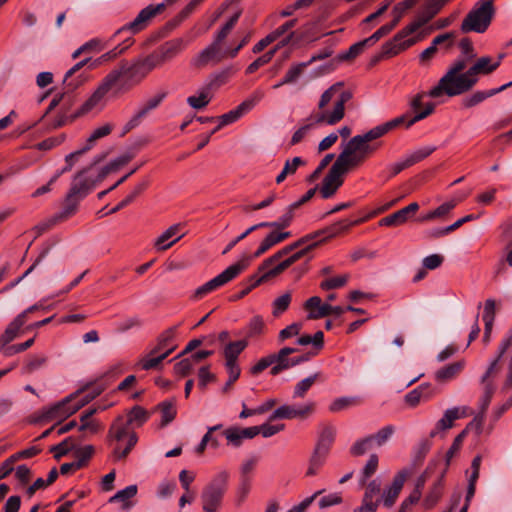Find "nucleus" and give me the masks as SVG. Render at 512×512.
Wrapping results in <instances>:
<instances>
[{
  "label": "nucleus",
  "mask_w": 512,
  "mask_h": 512,
  "mask_svg": "<svg viewBox=\"0 0 512 512\" xmlns=\"http://www.w3.org/2000/svg\"><path fill=\"white\" fill-rule=\"evenodd\" d=\"M351 98V93L343 90L342 83H335L321 95L318 103L319 111L309 117L310 123L300 127L291 138V145L301 142L315 125H335L345 115V104Z\"/></svg>",
  "instance_id": "nucleus-1"
},
{
  "label": "nucleus",
  "mask_w": 512,
  "mask_h": 512,
  "mask_svg": "<svg viewBox=\"0 0 512 512\" xmlns=\"http://www.w3.org/2000/svg\"><path fill=\"white\" fill-rule=\"evenodd\" d=\"M465 59L456 60L448 68L447 72L440 78L438 84L428 92L431 98H439L443 95L454 97L469 91L475 81L468 76Z\"/></svg>",
  "instance_id": "nucleus-2"
},
{
  "label": "nucleus",
  "mask_w": 512,
  "mask_h": 512,
  "mask_svg": "<svg viewBox=\"0 0 512 512\" xmlns=\"http://www.w3.org/2000/svg\"><path fill=\"white\" fill-rule=\"evenodd\" d=\"M369 218L370 216H365L353 221L347 219L340 220L322 230L306 235L297 240L296 242H294L293 244L284 247L283 249L279 250L274 255L269 257V259L263 265L262 269L265 268L267 265L271 264L272 262L282 259L284 256L288 255L291 251L298 247H301L303 245H306L305 247H308L309 245L316 244L309 250L311 251L313 248L318 246L319 243L337 237L349 231L351 227L366 222Z\"/></svg>",
  "instance_id": "nucleus-3"
},
{
  "label": "nucleus",
  "mask_w": 512,
  "mask_h": 512,
  "mask_svg": "<svg viewBox=\"0 0 512 512\" xmlns=\"http://www.w3.org/2000/svg\"><path fill=\"white\" fill-rule=\"evenodd\" d=\"M107 443L112 448L114 461L126 459L138 442V436L132 428L125 426L121 419L112 422L107 433Z\"/></svg>",
  "instance_id": "nucleus-4"
},
{
  "label": "nucleus",
  "mask_w": 512,
  "mask_h": 512,
  "mask_svg": "<svg viewBox=\"0 0 512 512\" xmlns=\"http://www.w3.org/2000/svg\"><path fill=\"white\" fill-rule=\"evenodd\" d=\"M316 244L309 245L308 247H304L301 250L295 252L288 258H286L283 261H280L281 259L272 262L271 264L267 265L265 268L262 269L265 262L269 259L263 261V263L259 266L258 272L251 275L247 282L248 287L253 290L257 286H259L264 281L268 280L271 277L277 276L280 273H282L284 270H286L288 267L293 265L295 262H297L299 259H301L303 256H305L309 250L315 246Z\"/></svg>",
  "instance_id": "nucleus-5"
},
{
  "label": "nucleus",
  "mask_w": 512,
  "mask_h": 512,
  "mask_svg": "<svg viewBox=\"0 0 512 512\" xmlns=\"http://www.w3.org/2000/svg\"><path fill=\"white\" fill-rule=\"evenodd\" d=\"M147 75L139 60L133 63H122L118 68L113 69L107 74V76H114L113 85L115 93L129 90L140 83Z\"/></svg>",
  "instance_id": "nucleus-6"
},
{
  "label": "nucleus",
  "mask_w": 512,
  "mask_h": 512,
  "mask_svg": "<svg viewBox=\"0 0 512 512\" xmlns=\"http://www.w3.org/2000/svg\"><path fill=\"white\" fill-rule=\"evenodd\" d=\"M493 0H479L461 24L462 32H485L494 15Z\"/></svg>",
  "instance_id": "nucleus-7"
},
{
  "label": "nucleus",
  "mask_w": 512,
  "mask_h": 512,
  "mask_svg": "<svg viewBox=\"0 0 512 512\" xmlns=\"http://www.w3.org/2000/svg\"><path fill=\"white\" fill-rule=\"evenodd\" d=\"M250 264V258L249 257H242L234 264L227 267L223 272L218 274L216 277L212 278L205 284L198 287L193 295L192 299L199 300L202 299L207 294L215 291L216 289L224 286L225 284L229 283L230 281L234 280L236 277H238L243 271H245Z\"/></svg>",
  "instance_id": "nucleus-8"
},
{
  "label": "nucleus",
  "mask_w": 512,
  "mask_h": 512,
  "mask_svg": "<svg viewBox=\"0 0 512 512\" xmlns=\"http://www.w3.org/2000/svg\"><path fill=\"white\" fill-rule=\"evenodd\" d=\"M511 339L512 338H509V339L501 342V344L498 348V353H497L496 358L490 363L487 371L481 378V383L483 385V395L480 398V402H479L480 413L475 418V421H478L479 425H481L483 422L484 414L487 411V409L490 405V402L492 400V397L494 395V392H495V386H494L493 382L490 380V377L499 371L498 362L500 361V359L503 357V355L509 348Z\"/></svg>",
  "instance_id": "nucleus-9"
},
{
  "label": "nucleus",
  "mask_w": 512,
  "mask_h": 512,
  "mask_svg": "<svg viewBox=\"0 0 512 512\" xmlns=\"http://www.w3.org/2000/svg\"><path fill=\"white\" fill-rule=\"evenodd\" d=\"M370 155L372 153L368 151L367 147H363L358 140L351 138L333 165L345 174L349 170L360 166Z\"/></svg>",
  "instance_id": "nucleus-10"
},
{
  "label": "nucleus",
  "mask_w": 512,
  "mask_h": 512,
  "mask_svg": "<svg viewBox=\"0 0 512 512\" xmlns=\"http://www.w3.org/2000/svg\"><path fill=\"white\" fill-rule=\"evenodd\" d=\"M370 155L372 153L368 151L367 147H363L358 140L351 138L333 165L345 174L349 170L360 166Z\"/></svg>",
  "instance_id": "nucleus-11"
},
{
  "label": "nucleus",
  "mask_w": 512,
  "mask_h": 512,
  "mask_svg": "<svg viewBox=\"0 0 512 512\" xmlns=\"http://www.w3.org/2000/svg\"><path fill=\"white\" fill-rule=\"evenodd\" d=\"M229 475L227 472H220L204 488L201 500L202 508L206 512H216L221 506L223 496L227 490Z\"/></svg>",
  "instance_id": "nucleus-12"
},
{
  "label": "nucleus",
  "mask_w": 512,
  "mask_h": 512,
  "mask_svg": "<svg viewBox=\"0 0 512 512\" xmlns=\"http://www.w3.org/2000/svg\"><path fill=\"white\" fill-rule=\"evenodd\" d=\"M78 393L79 392L72 393L54 405L43 408L40 411L38 420L41 422L56 420L59 422L76 413L80 409V406L76 404Z\"/></svg>",
  "instance_id": "nucleus-13"
},
{
  "label": "nucleus",
  "mask_w": 512,
  "mask_h": 512,
  "mask_svg": "<svg viewBox=\"0 0 512 512\" xmlns=\"http://www.w3.org/2000/svg\"><path fill=\"white\" fill-rule=\"evenodd\" d=\"M225 59H230L229 49L213 39L206 48L192 58L191 65L200 69L208 65H217Z\"/></svg>",
  "instance_id": "nucleus-14"
},
{
  "label": "nucleus",
  "mask_w": 512,
  "mask_h": 512,
  "mask_svg": "<svg viewBox=\"0 0 512 512\" xmlns=\"http://www.w3.org/2000/svg\"><path fill=\"white\" fill-rule=\"evenodd\" d=\"M420 39L421 37L419 35L413 36V33L405 27L399 31L392 40L383 44L381 53L377 56L375 61L396 56L400 52L416 44Z\"/></svg>",
  "instance_id": "nucleus-15"
},
{
  "label": "nucleus",
  "mask_w": 512,
  "mask_h": 512,
  "mask_svg": "<svg viewBox=\"0 0 512 512\" xmlns=\"http://www.w3.org/2000/svg\"><path fill=\"white\" fill-rule=\"evenodd\" d=\"M406 119L407 116L401 115L391 121H388L384 124L372 128L363 135H356L352 138L358 140L360 145H362L363 147H367L368 151L373 154L377 150L378 146L372 145L370 144V142L384 136L390 130L402 125V123H404Z\"/></svg>",
  "instance_id": "nucleus-16"
},
{
  "label": "nucleus",
  "mask_w": 512,
  "mask_h": 512,
  "mask_svg": "<svg viewBox=\"0 0 512 512\" xmlns=\"http://www.w3.org/2000/svg\"><path fill=\"white\" fill-rule=\"evenodd\" d=\"M114 76H105L93 94L83 103L78 111L79 115H84L94 110H101L104 106V98L108 92L114 91Z\"/></svg>",
  "instance_id": "nucleus-17"
},
{
  "label": "nucleus",
  "mask_w": 512,
  "mask_h": 512,
  "mask_svg": "<svg viewBox=\"0 0 512 512\" xmlns=\"http://www.w3.org/2000/svg\"><path fill=\"white\" fill-rule=\"evenodd\" d=\"M316 403L308 401L302 405H282L278 407L269 417L270 421L276 419H300L305 420L314 414Z\"/></svg>",
  "instance_id": "nucleus-18"
},
{
  "label": "nucleus",
  "mask_w": 512,
  "mask_h": 512,
  "mask_svg": "<svg viewBox=\"0 0 512 512\" xmlns=\"http://www.w3.org/2000/svg\"><path fill=\"white\" fill-rule=\"evenodd\" d=\"M263 97L261 91H256L253 95L239 104L236 108L219 117V124L212 130V133H216L222 127L232 124L240 119L245 113L250 111Z\"/></svg>",
  "instance_id": "nucleus-19"
},
{
  "label": "nucleus",
  "mask_w": 512,
  "mask_h": 512,
  "mask_svg": "<svg viewBox=\"0 0 512 512\" xmlns=\"http://www.w3.org/2000/svg\"><path fill=\"white\" fill-rule=\"evenodd\" d=\"M165 7L164 3L158 4L156 6L149 5L146 8L142 9L137 17L127 25L123 26L122 28L118 29L115 32V35H118L124 31H131L133 34L140 32L143 30L149 20L153 18L157 13L161 12Z\"/></svg>",
  "instance_id": "nucleus-20"
},
{
  "label": "nucleus",
  "mask_w": 512,
  "mask_h": 512,
  "mask_svg": "<svg viewBox=\"0 0 512 512\" xmlns=\"http://www.w3.org/2000/svg\"><path fill=\"white\" fill-rule=\"evenodd\" d=\"M426 95L427 94L425 93H418L411 99L410 109L413 111L414 115L409 116L408 114H404L407 116V119L404 123H402V125H405L407 128H409L416 122L425 119L433 113L435 105L432 102H428L426 104L422 103V100Z\"/></svg>",
  "instance_id": "nucleus-21"
},
{
  "label": "nucleus",
  "mask_w": 512,
  "mask_h": 512,
  "mask_svg": "<svg viewBox=\"0 0 512 512\" xmlns=\"http://www.w3.org/2000/svg\"><path fill=\"white\" fill-rule=\"evenodd\" d=\"M105 157L106 154L96 156L90 167L83 169L74 177L71 188L69 190L70 197L76 196L78 198H82L89 192L94 182L86 178L84 174L87 173L92 166L103 161Z\"/></svg>",
  "instance_id": "nucleus-22"
},
{
  "label": "nucleus",
  "mask_w": 512,
  "mask_h": 512,
  "mask_svg": "<svg viewBox=\"0 0 512 512\" xmlns=\"http://www.w3.org/2000/svg\"><path fill=\"white\" fill-rule=\"evenodd\" d=\"M444 6L443 0H431L419 12L416 19L406 27L414 34L419 28L428 23Z\"/></svg>",
  "instance_id": "nucleus-23"
},
{
  "label": "nucleus",
  "mask_w": 512,
  "mask_h": 512,
  "mask_svg": "<svg viewBox=\"0 0 512 512\" xmlns=\"http://www.w3.org/2000/svg\"><path fill=\"white\" fill-rule=\"evenodd\" d=\"M471 414V410L467 406L453 407L447 409L442 418L438 420L435 426V431L431 432L434 436L438 431H445L453 427L454 422L458 419L465 418Z\"/></svg>",
  "instance_id": "nucleus-24"
},
{
  "label": "nucleus",
  "mask_w": 512,
  "mask_h": 512,
  "mask_svg": "<svg viewBox=\"0 0 512 512\" xmlns=\"http://www.w3.org/2000/svg\"><path fill=\"white\" fill-rule=\"evenodd\" d=\"M471 414V410L467 406L453 407L447 409L442 418L438 420L435 426V431L431 432L434 436L438 431H445L453 427L454 422L458 419L465 418Z\"/></svg>",
  "instance_id": "nucleus-25"
},
{
  "label": "nucleus",
  "mask_w": 512,
  "mask_h": 512,
  "mask_svg": "<svg viewBox=\"0 0 512 512\" xmlns=\"http://www.w3.org/2000/svg\"><path fill=\"white\" fill-rule=\"evenodd\" d=\"M471 414V410L467 406L453 407L447 409L442 418L438 420L435 426V431L431 432L434 436L438 431H445L453 427L454 422L458 419L465 418Z\"/></svg>",
  "instance_id": "nucleus-26"
},
{
  "label": "nucleus",
  "mask_w": 512,
  "mask_h": 512,
  "mask_svg": "<svg viewBox=\"0 0 512 512\" xmlns=\"http://www.w3.org/2000/svg\"><path fill=\"white\" fill-rule=\"evenodd\" d=\"M343 175L344 174L334 165L331 166L328 174L324 177L320 188L321 196L324 199H328L336 193L339 187L343 184Z\"/></svg>",
  "instance_id": "nucleus-27"
},
{
  "label": "nucleus",
  "mask_w": 512,
  "mask_h": 512,
  "mask_svg": "<svg viewBox=\"0 0 512 512\" xmlns=\"http://www.w3.org/2000/svg\"><path fill=\"white\" fill-rule=\"evenodd\" d=\"M408 476H409L408 470L403 469V470L399 471L394 476L391 486L384 490L383 504L386 507H391L396 502Z\"/></svg>",
  "instance_id": "nucleus-28"
},
{
  "label": "nucleus",
  "mask_w": 512,
  "mask_h": 512,
  "mask_svg": "<svg viewBox=\"0 0 512 512\" xmlns=\"http://www.w3.org/2000/svg\"><path fill=\"white\" fill-rule=\"evenodd\" d=\"M181 224H174L161 233L154 242L157 251H165L180 240L184 233Z\"/></svg>",
  "instance_id": "nucleus-29"
},
{
  "label": "nucleus",
  "mask_w": 512,
  "mask_h": 512,
  "mask_svg": "<svg viewBox=\"0 0 512 512\" xmlns=\"http://www.w3.org/2000/svg\"><path fill=\"white\" fill-rule=\"evenodd\" d=\"M132 44V41L130 39H126L123 44H120L113 48L112 50L102 54L100 57L96 59H92L90 57H87L83 59V63L85 66H88L89 70H94L101 66L103 63L111 61L121 55L125 50H127Z\"/></svg>",
  "instance_id": "nucleus-30"
},
{
  "label": "nucleus",
  "mask_w": 512,
  "mask_h": 512,
  "mask_svg": "<svg viewBox=\"0 0 512 512\" xmlns=\"http://www.w3.org/2000/svg\"><path fill=\"white\" fill-rule=\"evenodd\" d=\"M419 210V204L412 202L408 206L382 218L379 221L380 226H399L404 224L410 215L415 214Z\"/></svg>",
  "instance_id": "nucleus-31"
},
{
  "label": "nucleus",
  "mask_w": 512,
  "mask_h": 512,
  "mask_svg": "<svg viewBox=\"0 0 512 512\" xmlns=\"http://www.w3.org/2000/svg\"><path fill=\"white\" fill-rule=\"evenodd\" d=\"M497 69L498 62H493V58L490 56H482L478 58L467 71L468 76H470L476 84L479 75H489Z\"/></svg>",
  "instance_id": "nucleus-32"
},
{
  "label": "nucleus",
  "mask_w": 512,
  "mask_h": 512,
  "mask_svg": "<svg viewBox=\"0 0 512 512\" xmlns=\"http://www.w3.org/2000/svg\"><path fill=\"white\" fill-rule=\"evenodd\" d=\"M436 394L435 389L429 383H423L405 395V403L410 407H416L421 401H428Z\"/></svg>",
  "instance_id": "nucleus-33"
},
{
  "label": "nucleus",
  "mask_w": 512,
  "mask_h": 512,
  "mask_svg": "<svg viewBox=\"0 0 512 512\" xmlns=\"http://www.w3.org/2000/svg\"><path fill=\"white\" fill-rule=\"evenodd\" d=\"M336 437V427L332 424H323L319 428L315 449L330 453Z\"/></svg>",
  "instance_id": "nucleus-34"
},
{
  "label": "nucleus",
  "mask_w": 512,
  "mask_h": 512,
  "mask_svg": "<svg viewBox=\"0 0 512 512\" xmlns=\"http://www.w3.org/2000/svg\"><path fill=\"white\" fill-rule=\"evenodd\" d=\"M288 237H290V232L272 231L261 242V244L259 245L258 249L255 251V253L252 256L245 255L244 257H249L250 261H251L253 258H257V257L261 256L266 251H268L271 247H273L274 245L284 241Z\"/></svg>",
  "instance_id": "nucleus-35"
},
{
  "label": "nucleus",
  "mask_w": 512,
  "mask_h": 512,
  "mask_svg": "<svg viewBox=\"0 0 512 512\" xmlns=\"http://www.w3.org/2000/svg\"><path fill=\"white\" fill-rule=\"evenodd\" d=\"M328 456V453L314 448L308 460L307 469L305 471V477L311 478L318 475L321 469L326 464Z\"/></svg>",
  "instance_id": "nucleus-36"
},
{
  "label": "nucleus",
  "mask_w": 512,
  "mask_h": 512,
  "mask_svg": "<svg viewBox=\"0 0 512 512\" xmlns=\"http://www.w3.org/2000/svg\"><path fill=\"white\" fill-rule=\"evenodd\" d=\"M465 361L460 360L451 364H448L435 373V380L440 383H446L455 379L464 369Z\"/></svg>",
  "instance_id": "nucleus-37"
},
{
  "label": "nucleus",
  "mask_w": 512,
  "mask_h": 512,
  "mask_svg": "<svg viewBox=\"0 0 512 512\" xmlns=\"http://www.w3.org/2000/svg\"><path fill=\"white\" fill-rule=\"evenodd\" d=\"M511 86H512V81L502 85L499 88H494V89H491L488 91H476L472 95H470L469 97H467L463 100V105L466 108L474 107V106L478 105L479 103L483 102L485 99L492 97V96L496 95L497 93H500Z\"/></svg>",
  "instance_id": "nucleus-38"
},
{
  "label": "nucleus",
  "mask_w": 512,
  "mask_h": 512,
  "mask_svg": "<svg viewBox=\"0 0 512 512\" xmlns=\"http://www.w3.org/2000/svg\"><path fill=\"white\" fill-rule=\"evenodd\" d=\"M179 326L180 324L174 325L162 332L158 338L156 347L152 350V354L164 352L169 350V348H172V352L175 350L176 345L174 344V339L176 337Z\"/></svg>",
  "instance_id": "nucleus-39"
},
{
  "label": "nucleus",
  "mask_w": 512,
  "mask_h": 512,
  "mask_svg": "<svg viewBox=\"0 0 512 512\" xmlns=\"http://www.w3.org/2000/svg\"><path fill=\"white\" fill-rule=\"evenodd\" d=\"M116 419H121L128 428L131 425L139 427L148 420V413L141 406H134L126 416L119 415Z\"/></svg>",
  "instance_id": "nucleus-40"
},
{
  "label": "nucleus",
  "mask_w": 512,
  "mask_h": 512,
  "mask_svg": "<svg viewBox=\"0 0 512 512\" xmlns=\"http://www.w3.org/2000/svg\"><path fill=\"white\" fill-rule=\"evenodd\" d=\"M184 48L182 39H173L162 45L157 51L164 64L175 58Z\"/></svg>",
  "instance_id": "nucleus-41"
},
{
  "label": "nucleus",
  "mask_w": 512,
  "mask_h": 512,
  "mask_svg": "<svg viewBox=\"0 0 512 512\" xmlns=\"http://www.w3.org/2000/svg\"><path fill=\"white\" fill-rule=\"evenodd\" d=\"M134 158L133 154L126 153L123 154L116 159L109 162L106 166H104L97 177V181H102L105 179L110 173L118 171L121 167L128 164Z\"/></svg>",
  "instance_id": "nucleus-42"
},
{
  "label": "nucleus",
  "mask_w": 512,
  "mask_h": 512,
  "mask_svg": "<svg viewBox=\"0 0 512 512\" xmlns=\"http://www.w3.org/2000/svg\"><path fill=\"white\" fill-rule=\"evenodd\" d=\"M247 346L248 341L246 339L227 343L223 349L225 361L237 362L239 355L245 350Z\"/></svg>",
  "instance_id": "nucleus-43"
},
{
  "label": "nucleus",
  "mask_w": 512,
  "mask_h": 512,
  "mask_svg": "<svg viewBox=\"0 0 512 512\" xmlns=\"http://www.w3.org/2000/svg\"><path fill=\"white\" fill-rule=\"evenodd\" d=\"M172 353V348L166 350L164 352H158L156 354H152V351L149 355L142 357L139 360L138 365L143 370H150L156 368L164 359H166Z\"/></svg>",
  "instance_id": "nucleus-44"
},
{
  "label": "nucleus",
  "mask_w": 512,
  "mask_h": 512,
  "mask_svg": "<svg viewBox=\"0 0 512 512\" xmlns=\"http://www.w3.org/2000/svg\"><path fill=\"white\" fill-rule=\"evenodd\" d=\"M105 390V386L102 384H95L92 386H86L82 389L77 390L78 396L82 393H85L82 399L78 400L76 398V404L77 406H80V409L94 400L97 396H99L103 391Z\"/></svg>",
  "instance_id": "nucleus-45"
},
{
  "label": "nucleus",
  "mask_w": 512,
  "mask_h": 512,
  "mask_svg": "<svg viewBox=\"0 0 512 512\" xmlns=\"http://www.w3.org/2000/svg\"><path fill=\"white\" fill-rule=\"evenodd\" d=\"M240 16H241L240 10L234 12L233 15L216 32L213 39L218 41L221 44H224L225 39L228 37V35L231 33V31L236 26Z\"/></svg>",
  "instance_id": "nucleus-46"
},
{
  "label": "nucleus",
  "mask_w": 512,
  "mask_h": 512,
  "mask_svg": "<svg viewBox=\"0 0 512 512\" xmlns=\"http://www.w3.org/2000/svg\"><path fill=\"white\" fill-rule=\"evenodd\" d=\"M89 151V147H82L81 149L75 151V152H72L70 154H68L66 157H65V162H66V165L63 169L57 171L54 176L50 179V183H55L57 181V179L65 172H68L72 169V167L74 166V164L76 163V161H78V159L84 155L86 152Z\"/></svg>",
  "instance_id": "nucleus-47"
},
{
  "label": "nucleus",
  "mask_w": 512,
  "mask_h": 512,
  "mask_svg": "<svg viewBox=\"0 0 512 512\" xmlns=\"http://www.w3.org/2000/svg\"><path fill=\"white\" fill-rule=\"evenodd\" d=\"M320 373H315L310 375L301 381H299L293 390V398L294 399H302L306 396L307 392L314 385V383L318 380Z\"/></svg>",
  "instance_id": "nucleus-48"
},
{
  "label": "nucleus",
  "mask_w": 512,
  "mask_h": 512,
  "mask_svg": "<svg viewBox=\"0 0 512 512\" xmlns=\"http://www.w3.org/2000/svg\"><path fill=\"white\" fill-rule=\"evenodd\" d=\"M368 46H372V43L370 42V40L368 38H366V39L359 41V42L353 44L352 46H350V48L347 51L341 53L338 56V59L340 61H349V60L355 59L357 56H359L361 53H363L365 48Z\"/></svg>",
  "instance_id": "nucleus-49"
},
{
  "label": "nucleus",
  "mask_w": 512,
  "mask_h": 512,
  "mask_svg": "<svg viewBox=\"0 0 512 512\" xmlns=\"http://www.w3.org/2000/svg\"><path fill=\"white\" fill-rule=\"evenodd\" d=\"M137 494V486L136 485H130L126 488L118 491L114 496H112L109 500V502H121L122 507L124 509L129 508L131 506L129 500L133 498Z\"/></svg>",
  "instance_id": "nucleus-50"
},
{
  "label": "nucleus",
  "mask_w": 512,
  "mask_h": 512,
  "mask_svg": "<svg viewBox=\"0 0 512 512\" xmlns=\"http://www.w3.org/2000/svg\"><path fill=\"white\" fill-rule=\"evenodd\" d=\"M308 66L309 63L306 62L291 65L283 77V83H288V85L295 84Z\"/></svg>",
  "instance_id": "nucleus-51"
},
{
  "label": "nucleus",
  "mask_w": 512,
  "mask_h": 512,
  "mask_svg": "<svg viewBox=\"0 0 512 512\" xmlns=\"http://www.w3.org/2000/svg\"><path fill=\"white\" fill-rule=\"evenodd\" d=\"M303 164L304 161L301 157H294L292 160H287L282 171L276 177V183L280 184L286 179V177L295 174L298 167Z\"/></svg>",
  "instance_id": "nucleus-52"
},
{
  "label": "nucleus",
  "mask_w": 512,
  "mask_h": 512,
  "mask_svg": "<svg viewBox=\"0 0 512 512\" xmlns=\"http://www.w3.org/2000/svg\"><path fill=\"white\" fill-rule=\"evenodd\" d=\"M291 301V292H285L281 296L277 297L272 303L273 316L279 317L281 314H283L289 308Z\"/></svg>",
  "instance_id": "nucleus-53"
},
{
  "label": "nucleus",
  "mask_w": 512,
  "mask_h": 512,
  "mask_svg": "<svg viewBox=\"0 0 512 512\" xmlns=\"http://www.w3.org/2000/svg\"><path fill=\"white\" fill-rule=\"evenodd\" d=\"M395 428L392 425H387L381 428L377 433L368 436L371 439V444L376 446H382L385 444L390 437L394 434Z\"/></svg>",
  "instance_id": "nucleus-54"
},
{
  "label": "nucleus",
  "mask_w": 512,
  "mask_h": 512,
  "mask_svg": "<svg viewBox=\"0 0 512 512\" xmlns=\"http://www.w3.org/2000/svg\"><path fill=\"white\" fill-rule=\"evenodd\" d=\"M211 101L208 88L203 89L198 96L193 95L187 98V103L194 109H202Z\"/></svg>",
  "instance_id": "nucleus-55"
},
{
  "label": "nucleus",
  "mask_w": 512,
  "mask_h": 512,
  "mask_svg": "<svg viewBox=\"0 0 512 512\" xmlns=\"http://www.w3.org/2000/svg\"><path fill=\"white\" fill-rule=\"evenodd\" d=\"M278 46L273 48L272 50L266 52L262 56L258 57L255 61L248 65L246 68V74H252L256 72L260 67L268 64L274 57Z\"/></svg>",
  "instance_id": "nucleus-56"
},
{
  "label": "nucleus",
  "mask_w": 512,
  "mask_h": 512,
  "mask_svg": "<svg viewBox=\"0 0 512 512\" xmlns=\"http://www.w3.org/2000/svg\"><path fill=\"white\" fill-rule=\"evenodd\" d=\"M435 150V146H425L413 151L412 153L406 155L405 157L407 158L410 166H413L414 164L430 156Z\"/></svg>",
  "instance_id": "nucleus-57"
},
{
  "label": "nucleus",
  "mask_w": 512,
  "mask_h": 512,
  "mask_svg": "<svg viewBox=\"0 0 512 512\" xmlns=\"http://www.w3.org/2000/svg\"><path fill=\"white\" fill-rule=\"evenodd\" d=\"M442 476L438 479V481L434 484V486L431 488L429 494L426 496L424 500V505L427 509L432 508L440 499L442 495Z\"/></svg>",
  "instance_id": "nucleus-58"
},
{
  "label": "nucleus",
  "mask_w": 512,
  "mask_h": 512,
  "mask_svg": "<svg viewBox=\"0 0 512 512\" xmlns=\"http://www.w3.org/2000/svg\"><path fill=\"white\" fill-rule=\"evenodd\" d=\"M296 351L297 350L295 348L285 347L282 348L277 354L271 355L274 359V363H277L283 368L288 369L293 367L292 358L290 359L288 356Z\"/></svg>",
  "instance_id": "nucleus-59"
},
{
  "label": "nucleus",
  "mask_w": 512,
  "mask_h": 512,
  "mask_svg": "<svg viewBox=\"0 0 512 512\" xmlns=\"http://www.w3.org/2000/svg\"><path fill=\"white\" fill-rule=\"evenodd\" d=\"M265 324L261 316L256 315L249 321L247 325L246 335L248 338H252L261 335L264 331Z\"/></svg>",
  "instance_id": "nucleus-60"
},
{
  "label": "nucleus",
  "mask_w": 512,
  "mask_h": 512,
  "mask_svg": "<svg viewBox=\"0 0 512 512\" xmlns=\"http://www.w3.org/2000/svg\"><path fill=\"white\" fill-rule=\"evenodd\" d=\"M47 362V357L44 355H34L30 357L22 368L23 374H31L37 369L41 368Z\"/></svg>",
  "instance_id": "nucleus-61"
},
{
  "label": "nucleus",
  "mask_w": 512,
  "mask_h": 512,
  "mask_svg": "<svg viewBox=\"0 0 512 512\" xmlns=\"http://www.w3.org/2000/svg\"><path fill=\"white\" fill-rule=\"evenodd\" d=\"M112 129L113 126L111 124H105L103 126L96 128L88 137L85 147H89L90 150L97 140L109 135Z\"/></svg>",
  "instance_id": "nucleus-62"
},
{
  "label": "nucleus",
  "mask_w": 512,
  "mask_h": 512,
  "mask_svg": "<svg viewBox=\"0 0 512 512\" xmlns=\"http://www.w3.org/2000/svg\"><path fill=\"white\" fill-rule=\"evenodd\" d=\"M139 61L146 70L147 74H149L155 68L161 67L164 64L157 50L152 54L148 55L146 58L140 59Z\"/></svg>",
  "instance_id": "nucleus-63"
},
{
  "label": "nucleus",
  "mask_w": 512,
  "mask_h": 512,
  "mask_svg": "<svg viewBox=\"0 0 512 512\" xmlns=\"http://www.w3.org/2000/svg\"><path fill=\"white\" fill-rule=\"evenodd\" d=\"M358 400L352 397H341L335 399L329 406V411L332 413L340 412L350 406L358 404Z\"/></svg>",
  "instance_id": "nucleus-64"
}]
</instances>
